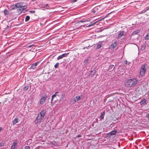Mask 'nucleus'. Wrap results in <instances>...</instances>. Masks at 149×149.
Listing matches in <instances>:
<instances>
[{
    "instance_id": "nucleus-6",
    "label": "nucleus",
    "mask_w": 149,
    "mask_h": 149,
    "mask_svg": "<svg viewBox=\"0 0 149 149\" xmlns=\"http://www.w3.org/2000/svg\"><path fill=\"white\" fill-rule=\"evenodd\" d=\"M23 3H16L15 5V7L17 8H22L23 6Z\"/></svg>"
},
{
    "instance_id": "nucleus-1",
    "label": "nucleus",
    "mask_w": 149,
    "mask_h": 149,
    "mask_svg": "<svg viewBox=\"0 0 149 149\" xmlns=\"http://www.w3.org/2000/svg\"><path fill=\"white\" fill-rule=\"evenodd\" d=\"M137 80L132 78L127 79L125 82V86L126 87H131L135 86L137 83Z\"/></svg>"
},
{
    "instance_id": "nucleus-28",
    "label": "nucleus",
    "mask_w": 149,
    "mask_h": 149,
    "mask_svg": "<svg viewBox=\"0 0 149 149\" xmlns=\"http://www.w3.org/2000/svg\"><path fill=\"white\" fill-rule=\"evenodd\" d=\"M71 101L73 103H74L75 102H76L77 101V100H76V99H75V98H74L73 99H72Z\"/></svg>"
},
{
    "instance_id": "nucleus-10",
    "label": "nucleus",
    "mask_w": 149,
    "mask_h": 149,
    "mask_svg": "<svg viewBox=\"0 0 149 149\" xmlns=\"http://www.w3.org/2000/svg\"><path fill=\"white\" fill-rule=\"evenodd\" d=\"M18 122V119L17 117H16L13 121V125H14L17 123Z\"/></svg>"
},
{
    "instance_id": "nucleus-30",
    "label": "nucleus",
    "mask_w": 149,
    "mask_h": 149,
    "mask_svg": "<svg viewBox=\"0 0 149 149\" xmlns=\"http://www.w3.org/2000/svg\"><path fill=\"white\" fill-rule=\"evenodd\" d=\"M28 88H29V86H25L24 88V91H26L28 89Z\"/></svg>"
},
{
    "instance_id": "nucleus-7",
    "label": "nucleus",
    "mask_w": 149,
    "mask_h": 149,
    "mask_svg": "<svg viewBox=\"0 0 149 149\" xmlns=\"http://www.w3.org/2000/svg\"><path fill=\"white\" fill-rule=\"evenodd\" d=\"M17 144V141H14L10 149H16Z\"/></svg>"
},
{
    "instance_id": "nucleus-4",
    "label": "nucleus",
    "mask_w": 149,
    "mask_h": 149,
    "mask_svg": "<svg viewBox=\"0 0 149 149\" xmlns=\"http://www.w3.org/2000/svg\"><path fill=\"white\" fill-rule=\"evenodd\" d=\"M116 41L113 42L110 46L109 48L111 50L113 49L116 46Z\"/></svg>"
},
{
    "instance_id": "nucleus-42",
    "label": "nucleus",
    "mask_w": 149,
    "mask_h": 149,
    "mask_svg": "<svg viewBox=\"0 0 149 149\" xmlns=\"http://www.w3.org/2000/svg\"><path fill=\"white\" fill-rule=\"evenodd\" d=\"M81 137V135H78L77 136V137Z\"/></svg>"
},
{
    "instance_id": "nucleus-27",
    "label": "nucleus",
    "mask_w": 149,
    "mask_h": 149,
    "mask_svg": "<svg viewBox=\"0 0 149 149\" xmlns=\"http://www.w3.org/2000/svg\"><path fill=\"white\" fill-rule=\"evenodd\" d=\"M63 58V57L62 55H60L57 58V59L58 60H59L60 59L62 58Z\"/></svg>"
},
{
    "instance_id": "nucleus-24",
    "label": "nucleus",
    "mask_w": 149,
    "mask_h": 149,
    "mask_svg": "<svg viewBox=\"0 0 149 149\" xmlns=\"http://www.w3.org/2000/svg\"><path fill=\"white\" fill-rule=\"evenodd\" d=\"M75 99H76V100L78 101L80 99V97L79 96H77L75 97H74Z\"/></svg>"
},
{
    "instance_id": "nucleus-32",
    "label": "nucleus",
    "mask_w": 149,
    "mask_h": 149,
    "mask_svg": "<svg viewBox=\"0 0 149 149\" xmlns=\"http://www.w3.org/2000/svg\"><path fill=\"white\" fill-rule=\"evenodd\" d=\"M4 145V143L3 142H1L0 143V147L3 146Z\"/></svg>"
},
{
    "instance_id": "nucleus-44",
    "label": "nucleus",
    "mask_w": 149,
    "mask_h": 149,
    "mask_svg": "<svg viewBox=\"0 0 149 149\" xmlns=\"http://www.w3.org/2000/svg\"><path fill=\"white\" fill-rule=\"evenodd\" d=\"M86 21H88V20H85V21H82V22H86Z\"/></svg>"
},
{
    "instance_id": "nucleus-26",
    "label": "nucleus",
    "mask_w": 149,
    "mask_h": 149,
    "mask_svg": "<svg viewBox=\"0 0 149 149\" xmlns=\"http://www.w3.org/2000/svg\"><path fill=\"white\" fill-rule=\"evenodd\" d=\"M96 22H95L91 24H90L88 26H87V27H90L91 26H93V25H95L96 23Z\"/></svg>"
},
{
    "instance_id": "nucleus-18",
    "label": "nucleus",
    "mask_w": 149,
    "mask_h": 149,
    "mask_svg": "<svg viewBox=\"0 0 149 149\" xmlns=\"http://www.w3.org/2000/svg\"><path fill=\"white\" fill-rule=\"evenodd\" d=\"M88 61V59H86L84 61V66H86L87 65Z\"/></svg>"
},
{
    "instance_id": "nucleus-15",
    "label": "nucleus",
    "mask_w": 149,
    "mask_h": 149,
    "mask_svg": "<svg viewBox=\"0 0 149 149\" xmlns=\"http://www.w3.org/2000/svg\"><path fill=\"white\" fill-rule=\"evenodd\" d=\"M105 113V111H104L100 115V118L101 119H103L104 118V115Z\"/></svg>"
},
{
    "instance_id": "nucleus-41",
    "label": "nucleus",
    "mask_w": 149,
    "mask_h": 149,
    "mask_svg": "<svg viewBox=\"0 0 149 149\" xmlns=\"http://www.w3.org/2000/svg\"><path fill=\"white\" fill-rule=\"evenodd\" d=\"M146 8H147V9L146 10V11L149 10V7H147Z\"/></svg>"
},
{
    "instance_id": "nucleus-25",
    "label": "nucleus",
    "mask_w": 149,
    "mask_h": 149,
    "mask_svg": "<svg viewBox=\"0 0 149 149\" xmlns=\"http://www.w3.org/2000/svg\"><path fill=\"white\" fill-rule=\"evenodd\" d=\"M123 61H124V63L125 64L128 65L130 64V62H128L126 60H124Z\"/></svg>"
},
{
    "instance_id": "nucleus-46",
    "label": "nucleus",
    "mask_w": 149,
    "mask_h": 149,
    "mask_svg": "<svg viewBox=\"0 0 149 149\" xmlns=\"http://www.w3.org/2000/svg\"><path fill=\"white\" fill-rule=\"evenodd\" d=\"M77 0H74V1H76Z\"/></svg>"
},
{
    "instance_id": "nucleus-34",
    "label": "nucleus",
    "mask_w": 149,
    "mask_h": 149,
    "mask_svg": "<svg viewBox=\"0 0 149 149\" xmlns=\"http://www.w3.org/2000/svg\"><path fill=\"white\" fill-rule=\"evenodd\" d=\"M30 147L29 146H26L24 147V149H30Z\"/></svg>"
},
{
    "instance_id": "nucleus-19",
    "label": "nucleus",
    "mask_w": 149,
    "mask_h": 149,
    "mask_svg": "<svg viewBox=\"0 0 149 149\" xmlns=\"http://www.w3.org/2000/svg\"><path fill=\"white\" fill-rule=\"evenodd\" d=\"M4 12L5 15H8L9 13L8 11L6 9L4 10Z\"/></svg>"
},
{
    "instance_id": "nucleus-37",
    "label": "nucleus",
    "mask_w": 149,
    "mask_h": 149,
    "mask_svg": "<svg viewBox=\"0 0 149 149\" xmlns=\"http://www.w3.org/2000/svg\"><path fill=\"white\" fill-rule=\"evenodd\" d=\"M49 6H48V5L47 4H46V5L45 6V8H47V7H49Z\"/></svg>"
},
{
    "instance_id": "nucleus-12",
    "label": "nucleus",
    "mask_w": 149,
    "mask_h": 149,
    "mask_svg": "<svg viewBox=\"0 0 149 149\" xmlns=\"http://www.w3.org/2000/svg\"><path fill=\"white\" fill-rule=\"evenodd\" d=\"M117 133V131L116 130H113L109 134L111 135H114Z\"/></svg>"
},
{
    "instance_id": "nucleus-5",
    "label": "nucleus",
    "mask_w": 149,
    "mask_h": 149,
    "mask_svg": "<svg viewBox=\"0 0 149 149\" xmlns=\"http://www.w3.org/2000/svg\"><path fill=\"white\" fill-rule=\"evenodd\" d=\"M46 96L45 95L43 96L41 99L40 101V104H43L44 102L46 99Z\"/></svg>"
},
{
    "instance_id": "nucleus-11",
    "label": "nucleus",
    "mask_w": 149,
    "mask_h": 149,
    "mask_svg": "<svg viewBox=\"0 0 149 149\" xmlns=\"http://www.w3.org/2000/svg\"><path fill=\"white\" fill-rule=\"evenodd\" d=\"M146 99H143L141 100L140 102L141 104V105H144L147 104L146 103Z\"/></svg>"
},
{
    "instance_id": "nucleus-14",
    "label": "nucleus",
    "mask_w": 149,
    "mask_h": 149,
    "mask_svg": "<svg viewBox=\"0 0 149 149\" xmlns=\"http://www.w3.org/2000/svg\"><path fill=\"white\" fill-rule=\"evenodd\" d=\"M124 32L123 31H121L119 33V34L118 36V38H120L123 35Z\"/></svg>"
},
{
    "instance_id": "nucleus-40",
    "label": "nucleus",
    "mask_w": 149,
    "mask_h": 149,
    "mask_svg": "<svg viewBox=\"0 0 149 149\" xmlns=\"http://www.w3.org/2000/svg\"><path fill=\"white\" fill-rule=\"evenodd\" d=\"M30 12L32 13H35V11L34 10H31V11H30Z\"/></svg>"
},
{
    "instance_id": "nucleus-9",
    "label": "nucleus",
    "mask_w": 149,
    "mask_h": 149,
    "mask_svg": "<svg viewBox=\"0 0 149 149\" xmlns=\"http://www.w3.org/2000/svg\"><path fill=\"white\" fill-rule=\"evenodd\" d=\"M39 63V62L38 61L36 62V63L32 64L31 66V68L33 69H35L36 67V66L38 65Z\"/></svg>"
},
{
    "instance_id": "nucleus-38",
    "label": "nucleus",
    "mask_w": 149,
    "mask_h": 149,
    "mask_svg": "<svg viewBox=\"0 0 149 149\" xmlns=\"http://www.w3.org/2000/svg\"><path fill=\"white\" fill-rule=\"evenodd\" d=\"M56 93H58L56 94V96H60V95L58 92H56Z\"/></svg>"
},
{
    "instance_id": "nucleus-31",
    "label": "nucleus",
    "mask_w": 149,
    "mask_h": 149,
    "mask_svg": "<svg viewBox=\"0 0 149 149\" xmlns=\"http://www.w3.org/2000/svg\"><path fill=\"white\" fill-rule=\"evenodd\" d=\"M59 65V63H56V64L54 65V67L55 68H56L58 67Z\"/></svg>"
},
{
    "instance_id": "nucleus-39",
    "label": "nucleus",
    "mask_w": 149,
    "mask_h": 149,
    "mask_svg": "<svg viewBox=\"0 0 149 149\" xmlns=\"http://www.w3.org/2000/svg\"><path fill=\"white\" fill-rule=\"evenodd\" d=\"M34 46V45H29V46L28 47H31L32 46Z\"/></svg>"
},
{
    "instance_id": "nucleus-3",
    "label": "nucleus",
    "mask_w": 149,
    "mask_h": 149,
    "mask_svg": "<svg viewBox=\"0 0 149 149\" xmlns=\"http://www.w3.org/2000/svg\"><path fill=\"white\" fill-rule=\"evenodd\" d=\"M42 119V117L40 116L39 114H38V117H37L35 120V123L36 124H37L38 123H40Z\"/></svg>"
},
{
    "instance_id": "nucleus-43",
    "label": "nucleus",
    "mask_w": 149,
    "mask_h": 149,
    "mask_svg": "<svg viewBox=\"0 0 149 149\" xmlns=\"http://www.w3.org/2000/svg\"><path fill=\"white\" fill-rule=\"evenodd\" d=\"M2 128L1 127H0V132H1V131L2 130Z\"/></svg>"
},
{
    "instance_id": "nucleus-21",
    "label": "nucleus",
    "mask_w": 149,
    "mask_h": 149,
    "mask_svg": "<svg viewBox=\"0 0 149 149\" xmlns=\"http://www.w3.org/2000/svg\"><path fill=\"white\" fill-rule=\"evenodd\" d=\"M30 19V17L29 16H27L25 19V21L27 22L29 21Z\"/></svg>"
},
{
    "instance_id": "nucleus-22",
    "label": "nucleus",
    "mask_w": 149,
    "mask_h": 149,
    "mask_svg": "<svg viewBox=\"0 0 149 149\" xmlns=\"http://www.w3.org/2000/svg\"><path fill=\"white\" fill-rule=\"evenodd\" d=\"M144 38L146 40H149V33Z\"/></svg>"
},
{
    "instance_id": "nucleus-35",
    "label": "nucleus",
    "mask_w": 149,
    "mask_h": 149,
    "mask_svg": "<svg viewBox=\"0 0 149 149\" xmlns=\"http://www.w3.org/2000/svg\"><path fill=\"white\" fill-rule=\"evenodd\" d=\"M65 94H62L61 95V98L63 99V98L65 97Z\"/></svg>"
},
{
    "instance_id": "nucleus-23",
    "label": "nucleus",
    "mask_w": 149,
    "mask_h": 149,
    "mask_svg": "<svg viewBox=\"0 0 149 149\" xmlns=\"http://www.w3.org/2000/svg\"><path fill=\"white\" fill-rule=\"evenodd\" d=\"M69 54V53H65L63 54L62 55L63 57H64L67 56Z\"/></svg>"
},
{
    "instance_id": "nucleus-20",
    "label": "nucleus",
    "mask_w": 149,
    "mask_h": 149,
    "mask_svg": "<svg viewBox=\"0 0 149 149\" xmlns=\"http://www.w3.org/2000/svg\"><path fill=\"white\" fill-rule=\"evenodd\" d=\"M97 9V8L96 7L94 8L92 10V12L93 13L95 14L96 13V11Z\"/></svg>"
},
{
    "instance_id": "nucleus-36",
    "label": "nucleus",
    "mask_w": 149,
    "mask_h": 149,
    "mask_svg": "<svg viewBox=\"0 0 149 149\" xmlns=\"http://www.w3.org/2000/svg\"><path fill=\"white\" fill-rule=\"evenodd\" d=\"M113 66H114L113 65H110L109 67V69H110V68H113Z\"/></svg>"
},
{
    "instance_id": "nucleus-45",
    "label": "nucleus",
    "mask_w": 149,
    "mask_h": 149,
    "mask_svg": "<svg viewBox=\"0 0 149 149\" xmlns=\"http://www.w3.org/2000/svg\"><path fill=\"white\" fill-rule=\"evenodd\" d=\"M147 117L149 118V114L147 115Z\"/></svg>"
},
{
    "instance_id": "nucleus-17",
    "label": "nucleus",
    "mask_w": 149,
    "mask_h": 149,
    "mask_svg": "<svg viewBox=\"0 0 149 149\" xmlns=\"http://www.w3.org/2000/svg\"><path fill=\"white\" fill-rule=\"evenodd\" d=\"M57 93H55V94L53 95L52 96L51 102H52L53 99L56 96V94Z\"/></svg>"
},
{
    "instance_id": "nucleus-33",
    "label": "nucleus",
    "mask_w": 149,
    "mask_h": 149,
    "mask_svg": "<svg viewBox=\"0 0 149 149\" xmlns=\"http://www.w3.org/2000/svg\"><path fill=\"white\" fill-rule=\"evenodd\" d=\"M137 33H138V32L137 31H135L133 33V35H135Z\"/></svg>"
},
{
    "instance_id": "nucleus-13",
    "label": "nucleus",
    "mask_w": 149,
    "mask_h": 149,
    "mask_svg": "<svg viewBox=\"0 0 149 149\" xmlns=\"http://www.w3.org/2000/svg\"><path fill=\"white\" fill-rule=\"evenodd\" d=\"M96 72V71L95 70H93L90 72V75L91 77H92Z\"/></svg>"
},
{
    "instance_id": "nucleus-2",
    "label": "nucleus",
    "mask_w": 149,
    "mask_h": 149,
    "mask_svg": "<svg viewBox=\"0 0 149 149\" xmlns=\"http://www.w3.org/2000/svg\"><path fill=\"white\" fill-rule=\"evenodd\" d=\"M146 70L145 65H142L141 66L140 72V75L141 77H143L145 75Z\"/></svg>"
},
{
    "instance_id": "nucleus-16",
    "label": "nucleus",
    "mask_w": 149,
    "mask_h": 149,
    "mask_svg": "<svg viewBox=\"0 0 149 149\" xmlns=\"http://www.w3.org/2000/svg\"><path fill=\"white\" fill-rule=\"evenodd\" d=\"M102 45L101 43L97 45L96 48V49H99L102 47Z\"/></svg>"
},
{
    "instance_id": "nucleus-8",
    "label": "nucleus",
    "mask_w": 149,
    "mask_h": 149,
    "mask_svg": "<svg viewBox=\"0 0 149 149\" xmlns=\"http://www.w3.org/2000/svg\"><path fill=\"white\" fill-rule=\"evenodd\" d=\"M46 113V111L44 110H42L40 113L39 114H39L40 116L41 117H42V118H43V117H44L45 113Z\"/></svg>"
},
{
    "instance_id": "nucleus-29",
    "label": "nucleus",
    "mask_w": 149,
    "mask_h": 149,
    "mask_svg": "<svg viewBox=\"0 0 149 149\" xmlns=\"http://www.w3.org/2000/svg\"><path fill=\"white\" fill-rule=\"evenodd\" d=\"M22 8V10H24L27 8V6H23Z\"/></svg>"
}]
</instances>
